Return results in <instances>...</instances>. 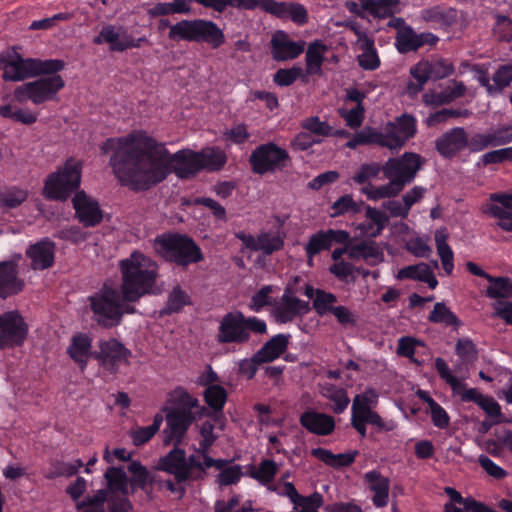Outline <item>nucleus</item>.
<instances>
[{"instance_id": "9", "label": "nucleus", "mask_w": 512, "mask_h": 512, "mask_svg": "<svg viewBox=\"0 0 512 512\" xmlns=\"http://www.w3.org/2000/svg\"><path fill=\"white\" fill-rule=\"evenodd\" d=\"M81 176V161L68 158L62 167L47 176L43 188L44 197L54 201L67 200L79 188Z\"/></svg>"}, {"instance_id": "56", "label": "nucleus", "mask_w": 512, "mask_h": 512, "mask_svg": "<svg viewBox=\"0 0 512 512\" xmlns=\"http://www.w3.org/2000/svg\"><path fill=\"white\" fill-rule=\"evenodd\" d=\"M298 78H301L303 82H307V76L301 67L280 68L274 73L273 82L280 87H288Z\"/></svg>"}, {"instance_id": "55", "label": "nucleus", "mask_w": 512, "mask_h": 512, "mask_svg": "<svg viewBox=\"0 0 512 512\" xmlns=\"http://www.w3.org/2000/svg\"><path fill=\"white\" fill-rule=\"evenodd\" d=\"M490 286L486 290V295L491 299H506L512 295V281L508 277H494L488 279Z\"/></svg>"}, {"instance_id": "48", "label": "nucleus", "mask_w": 512, "mask_h": 512, "mask_svg": "<svg viewBox=\"0 0 512 512\" xmlns=\"http://www.w3.org/2000/svg\"><path fill=\"white\" fill-rule=\"evenodd\" d=\"M82 467H84V463L81 459H76L72 462L55 460L51 462L45 477L49 480L56 479L58 477H72L76 475Z\"/></svg>"}, {"instance_id": "11", "label": "nucleus", "mask_w": 512, "mask_h": 512, "mask_svg": "<svg viewBox=\"0 0 512 512\" xmlns=\"http://www.w3.org/2000/svg\"><path fill=\"white\" fill-rule=\"evenodd\" d=\"M251 171L256 175L273 174L285 170L291 162L288 151L269 141L256 146L249 155Z\"/></svg>"}, {"instance_id": "34", "label": "nucleus", "mask_w": 512, "mask_h": 512, "mask_svg": "<svg viewBox=\"0 0 512 512\" xmlns=\"http://www.w3.org/2000/svg\"><path fill=\"white\" fill-rule=\"evenodd\" d=\"M290 338V334L274 335L256 352V359L264 363L278 359L288 349Z\"/></svg>"}, {"instance_id": "36", "label": "nucleus", "mask_w": 512, "mask_h": 512, "mask_svg": "<svg viewBox=\"0 0 512 512\" xmlns=\"http://www.w3.org/2000/svg\"><path fill=\"white\" fill-rule=\"evenodd\" d=\"M369 488L373 491V504L376 507H385L388 504L390 481L377 470L368 471L364 476Z\"/></svg>"}, {"instance_id": "50", "label": "nucleus", "mask_w": 512, "mask_h": 512, "mask_svg": "<svg viewBox=\"0 0 512 512\" xmlns=\"http://www.w3.org/2000/svg\"><path fill=\"white\" fill-rule=\"evenodd\" d=\"M0 116L24 125H32L38 119V113L24 108H14L11 104L0 106Z\"/></svg>"}, {"instance_id": "22", "label": "nucleus", "mask_w": 512, "mask_h": 512, "mask_svg": "<svg viewBox=\"0 0 512 512\" xmlns=\"http://www.w3.org/2000/svg\"><path fill=\"white\" fill-rule=\"evenodd\" d=\"M144 41H146L145 37L135 39L126 32L121 36L116 31L115 27L110 24L103 26L99 34L93 39V43L97 45L108 43L110 50L115 52H123L130 48H139Z\"/></svg>"}, {"instance_id": "13", "label": "nucleus", "mask_w": 512, "mask_h": 512, "mask_svg": "<svg viewBox=\"0 0 512 512\" xmlns=\"http://www.w3.org/2000/svg\"><path fill=\"white\" fill-rule=\"evenodd\" d=\"M131 357V350L115 338L101 341L99 351L93 355L100 367L110 375L117 374L121 365H129Z\"/></svg>"}, {"instance_id": "38", "label": "nucleus", "mask_w": 512, "mask_h": 512, "mask_svg": "<svg viewBox=\"0 0 512 512\" xmlns=\"http://www.w3.org/2000/svg\"><path fill=\"white\" fill-rule=\"evenodd\" d=\"M358 454L359 452L357 450L339 454H334L330 450L321 447L313 448L311 450V455L313 457L334 469H340L352 465Z\"/></svg>"}, {"instance_id": "27", "label": "nucleus", "mask_w": 512, "mask_h": 512, "mask_svg": "<svg viewBox=\"0 0 512 512\" xmlns=\"http://www.w3.org/2000/svg\"><path fill=\"white\" fill-rule=\"evenodd\" d=\"M444 492L450 498V501L444 505V512H494L493 509L473 497H463L453 487H445Z\"/></svg>"}, {"instance_id": "6", "label": "nucleus", "mask_w": 512, "mask_h": 512, "mask_svg": "<svg viewBox=\"0 0 512 512\" xmlns=\"http://www.w3.org/2000/svg\"><path fill=\"white\" fill-rule=\"evenodd\" d=\"M154 249L166 262L187 268L204 260L200 246L187 234L168 232L156 236Z\"/></svg>"}, {"instance_id": "47", "label": "nucleus", "mask_w": 512, "mask_h": 512, "mask_svg": "<svg viewBox=\"0 0 512 512\" xmlns=\"http://www.w3.org/2000/svg\"><path fill=\"white\" fill-rule=\"evenodd\" d=\"M191 297L180 286L174 287L168 294L167 302L160 311L161 315L179 313L185 306L191 305Z\"/></svg>"}, {"instance_id": "35", "label": "nucleus", "mask_w": 512, "mask_h": 512, "mask_svg": "<svg viewBox=\"0 0 512 512\" xmlns=\"http://www.w3.org/2000/svg\"><path fill=\"white\" fill-rule=\"evenodd\" d=\"M452 86H447L442 91L436 92H427L423 95V101L426 105L431 106H441L445 104H450L463 97L466 93V86L462 81L452 80Z\"/></svg>"}, {"instance_id": "49", "label": "nucleus", "mask_w": 512, "mask_h": 512, "mask_svg": "<svg viewBox=\"0 0 512 512\" xmlns=\"http://www.w3.org/2000/svg\"><path fill=\"white\" fill-rule=\"evenodd\" d=\"M277 472L278 467L275 461L263 459L257 468L254 465L249 466L248 475L262 485H267L274 480Z\"/></svg>"}, {"instance_id": "41", "label": "nucleus", "mask_w": 512, "mask_h": 512, "mask_svg": "<svg viewBox=\"0 0 512 512\" xmlns=\"http://www.w3.org/2000/svg\"><path fill=\"white\" fill-rule=\"evenodd\" d=\"M200 154V164L203 170L217 172L224 168L227 163V156L219 147H208L197 151Z\"/></svg>"}, {"instance_id": "3", "label": "nucleus", "mask_w": 512, "mask_h": 512, "mask_svg": "<svg viewBox=\"0 0 512 512\" xmlns=\"http://www.w3.org/2000/svg\"><path fill=\"white\" fill-rule=\"evenodd\" d=\"M158 28H169L168 39L173 42L205 43L212 49H218L226 41L223 30L207 19H183L175 24H171L169 19H160Z\"/></svg>"}, {"instance_id": "40", "label": "nucleus", "mask_w": 512, "mask_h": 512, "mask_svg": "<svg viewBox=\"0 0 512 512\" xmlns=\"http://www.w3.org/2000/svg\"><path fill=\"white\" fill-rule=\"evenodd\" d=\"M420 17L424 22L437 23L445 26H451L455 23L457 18V11L455 8H442L440 6H433L421 10Z\"/></svg>"}, {"instance_id": "30", "label": "nucleus", "mask_w": 512, "mask_h": 512, "mask_svg": "<svg viewBox=\"0 0 512 512\" xmlns=\"http://www.w3.org/2000/svg\"><path fill=\"white\" fill-rule=\"evenodd\" d=\"M185 465V450L174 445V448L158 461L157 468L174 476L177 484L187 482V474L183 469Z\"/></svg>"}, {"instance_id": "46", "label": "nucleus", "mask_w": 512, "mask_h": 512, "mask_svg": "<svg viewBox=\"0 0 512 512\" xmlns=\"http://www.w3.org/2000/svg\"><path fill=\"white\" fill-rule=\"evenodd\" d=\"M365 210V216L370 223L362 224L361 229L370 236L377 237L386 227L389 218L383 211L369 205L366 206Z\"/></svg>"}, {"instance_id": "32", "label": "nucleus", "mask_w": 512, "mask_h": 512, "mask_svg": "<svg viewBox=\"0 0 512 512\" xmlns=\"http://www.w3.org/2000/svg\"><path fill=\"white\" fill-rule=\"evenodd\" d=\"M348 257L353 260L363 259L370 266H375L384 259L382 250L371 240L350 244L348 246Z\"/></svg>"}, {"instance_id": "17", "label": "nucleus", "mask_w": 512, "mask_h": 512, "mask_svg": "<svg viewBox=\"0 0 512 512\" xmlns=\"http://www.w3.org/2000/svg\"><path fill=\"white\" fill-rule=\"evenodd\" d=\"M243 246L251 251H261L264 256H270L278 252L284 247V235L278 232L263 231L256 237L244 231H239L235 234Z\"/></svg>"}, {"instance_id": "33", "label": "nucleus", "mask_w": 512, "mask_h": 512, "mask_svg": "<svg viewBox=\"0 0 512 512\" xmlns=\"http://www.w3.org/2000/svg\"><path fill=\"white\" fill-rule=\"evenodd\" d=\"M328 51V46L322 40H314L308 44L305 55V70L306 76L323 74L322 66L325 62V53Z\"/></svg>"}, {"instance_id": "14", "label": "nucleus", "mask_w": 512, "mask_h": 512, "mask_svg": "<svg viewBox=\"0 0 512 512\" xmlns=\"http://www.w3.org/2000/svg\"><path fill=\"white\" fill-rule=\"evenodd\" d=\"M254 3V10L259 8L281 20H291L298 26H303L309 21L308 11L301 3L276 0H254Z\"/></svg>"}, {"instance_id": "4", "label": "nucleus", "mask_w": 512, "mask_h": 512, "mask_svg": "<svg viewBox=\"0 0 512 512\" xmlns=\"http://www.w3.org/2000/svg\"><path fill=\"white\" fill-rule=\"evenodd\" d=\"M199 406L198 399L193 397L186 389L177 387L171 393L170 406H164L167 428L165 429V443L173 442L179 445L186 435L189 427L195 421L194 408Z\"/></svg>"}, {"instance_id": "7", "label": "nucleus", "mask_w": 512, "mask_h": 512, "mask_svg": "<svg viewBox=\"0 0 512 512\" xmlns=\"http://www.w3.org/2000/svg\"><path fill=\"white\" fill-rule=\"evenodd\" d=\"M251 333L263 335L267 333V324L256 316H245L241 311L226 313L218 327L216 340L220 344L243 345L250 341Z\"/></svg>"}, {"instance_id": "12", "label": "nucleus", "mask_w": 512, "mask_h": 512, "mask_svg": "<svg viewBox=\"0 0 512 512\" xmlns=\"http://www.w3.org/2000/svg\"><path fill=\"white\" fill-rule=\"evenodd\" d=\"M423 163L421 155L405 152L400 157L389 158L382 166V171L386 178L398 180L400 185L405 186L414 181Z\"/></svg>"}, {"instance_id": "61", "label": "nucleus", "mask_w": 512, "mask_h": 512, "mask_svg": "<svg viewBox=\"0 0 512 512\" xmlns=\"http://www.w3.org/2000/svg\"><path fill=\"white\" fill-rule=\"evenodd\" d=\"M301 127L312 135L319 137L318 139L332 135V127L328 122L321 121L318 116L304 119L301 123Z\"/></svg>"}, {"instance_id": "43", "label": "nucleus", "mask_w": 512, "mask_h": 512, "mask_svg": "<svg viewBox=\"0 0 512 512\" xmlns=\"http://www.w3.org/2000/svg\"><path fill=\"white\" fill-rule=\"evenodd\" d=\"M104 477L107 481L108 493L114 495V493L120 492L122 494L121 497L129 494V480L123 468L109 467L106 470Z\"/></svg>"}, {"instance_id": "25", "label": "nucleus", "mask_w": 512, "mask_h": 512, "mask_svg": "<svg viewBox=\"0 0 512 512\" xmlns=\"http://www.w3.org/2000/svg\"><path fill=\"white\" fill-rule=\"evenodd\" d=\"M299 423L308 432L318 436L331 435L335 430L334 417L314 409L304 411L299 417Z\"/></svg>"}, {"instance_id": "63", "label": "nucleus", "mask_w": 512, "mask_h": 512, "mask_svg": "<svg viewBox=\"0 0 512 512\" xmlns=\"http://www.w3.org/2000/svg\"><path fill=\"white\" fill-rule=\"evenodd\" d=\"M28 197L26 190L18 187H10L0 194V204L6 208L20 206Z\"/></svg>"}, {"instance_id": "62", "label": "nucleus", "mask_w": 512, "mask_h": 512, "mask_svg": "<svg viewBox=\"0 0 512 512\" xmlns=\"http://www.w3.org/2000/svg\"><path fill=\"white\" fill-rule=\"evenodd\" d=\"M470 114L471 113L468 109L444 108L442 110H439V111H436V112L430 114L429 117L427 118L426 122H427L428 126H434V125L444 123L450 118H459V117L467 118L470 116Z\"/></svg>"}, {"instance_id": "57", "label": "nucleus", "mask_w": 512, "mask_h": 512, "mask_svg": "<svg viewBox=\"0 0 512 512\" xmlns=\"http://www.w3.org/2000/svg\"><path fill=\"white\" fill-rule=\"evenodd\" d=\"M241 502L240 494H233L227 501L218 500L215 503V512H254L256 509L253 507L252 500H246L242 503L241 507H236Z\"/></svg>"}, {"instance_id": "29", "label": "nucleus", "mask_w": 512, "mask_h": 512, "mask_svg": "<svg viewBox=\"0 0 512 512\" xmlns=\"http://www.w3.org/2000/svg\"><path fill=\"white\" fill-rule=\"evenodd\" d=\"M24 288V281L18 277V265L14 261L0 262V297H7L20 293Z\"/></svg>"}, {"instance_id": "1", "label": "nucleus", "mask_w": 512, "mask_h": 512, "mask_svg": "<svg viewBox=\"0 0 512 512\" xmlns=\"http://www.w3.org/2000/svg\"><path fill=\"white\" fill-rule=\"evenodd\" d=\"M110 153L109 165L119 182L135 192L148 191L170 173L191 179L203 171L197 151L181 149L171 154L165 144L145 131L106 139L100 146Z\"/></svg>"}, {"instance_id": "23", "label": "nucleus", "mask_w": 512, "mask_h": 512, "mask_svg": "<svg viewBox=\"0 0 512 512\" xmlns=\"http://www.w3.org/2000/svg\"><path fill=\"white\" fill-rule=\"evenodd\" d=\"M76 217L85 227H95L103 219L97 201L91 199L84 191H79L72 199Z\"/></svg>"}, {"instance_id": "19", "label": "nucleus", "mask_w": 512, "mask_h": 512, "mask_svg": "<svg viewBox=\"0 0 512 512\" xmlns=\"http://www.w3.org/2000/svg\"><path fill=\"white\" fill-rule=\"evenodd\" d=\"M305 41H293L283 31H276L270 40L272 59L276 62H285L298 58L305 50Z\"/></svg>"}, {"instance_id": "21", "label": "nucleus", "mask_w": 512, "mask_h": 512, "mask_svg": "<svg viewBox=\"0 0 512 512\" xmlns=\"http://www.w3.org/2000/svg\"><path fill=\"white\" fill-rule=\"evenodd\" d=\"M434 367L440 378L451 387L454 394L460 396L462 402H473L479 405L480 401L483 400L484 395L476 388H466V384L451 373L443 358L437 357Z\"/></svg>"}, {"instance_id": "2", "label": "nucleus", "mask_w": 512, "mask_h": 512, "mask_svg": "<svg viewBox=\"0 0 512 512\" xmlns=\"http://www.w3.org/2000/svg\"><path fill=\"white\" fill-rule=\"evenodd\" d=\"M121 284L119 290L127 301H139L151 294L158 277V265L149 256L135 250L119 261Z\"/></svg>"}, {"instance_id": "16", "label": "nucleus", "mask_w": 512, "mask_h": 512, "mask_svg": "<svg viewBox=\"0 0 512 512\" xmlns=\"http://www.w3.org/2000/svg\"><path fill=\"white\" fill-rule=\"evenodd\" d=\"M27 333L28 326L18 311L0 315V349L22 345Z\"/></svg>"}, {"instance_id": "26", "label": "nucleus", "mask_w": 512, "mask_h": 512, "mask_svg": "<svg viewBox=\"0 0 512 512\" xmlns=\"http://www.w3.org/2000/svg\"><path fill=\"white\" fill-rule=\"evenodd\" d=\"M55 243L49 238H43L32 244L26 250V256L31 260L34 270H45L53 266L55 261Z\"/></svg>"}, {"instance_id": "52", "label": "nucleus", "mask_w": 512, "mask_h": 512, "mask_svg": "<svg viewBox=\"0 0 512 512\" xmlns=\"http://www.w3.org/2000/svg\"><path fill=\"white\" fill-rule=\"evenodd\" d=\"M205 8H211L216 12L222 13L227 7L254 10V0H192Z\"/></svg>"}, {"instance_id": "39", "label": "nucleus", "mask_w": 512, "mask_h": 512, "mask_svg": "<svg viewBox=\"0 0 512 512\" xmlns=\"http://www.w3.org/2000/svg\"><path fill=\"white\" fill-rule=\"evenodd\" d=\"M360 145H378L386 148L384 133L371 127H365L352 135L345 147L354 150Z\"/></svg>"}, {"instance_id": "51", "label": "nucleus", "mask_w": 512, "mask_h": 512, "mask_svg": "<svg viewBox=\"0 0 512 512\" xmlns=\"http://www.w3.org/2000/svg\"><path fill=\"white\" fill-rule=\"evenodd\" d=\"M164 417L161 413H156L153 417V423L147 427H139L131 431L130 436L135 446H142L152 439V437L159 431Z\"/></svg>"}, {"instance_id": "45", "label": "nucleus", "mask_w": 512, "mask_h": 512, "mask_svg": "<svg viewBox=\"0 0 512 512\" xmlns=\"http://www.w3.org/2000/svg\"><path fill=\"white\" fill-rule=\"evenodd\" d=\"M448 233L446 229H438L435 232V244L442 262L444 271L449 275L454 269V253L447 243Z\"/></svg>"}, {"instance_id": "10", "label": "nucleus", "mask_w": 512, "mask_h": 512, "mask_svg": "<svg viewBox=\"0 0 512 512\" xmlns=\"http://www.w3.org/2000/svg\"><path fill=\"white\" fill-rule=\"evenodd\" d=\"M93 319L104 328L116 327L121 323L120 290L104 284L89 297Z\"/></svg>"}, {"instance_id": "20", "label": "nucleus", "mask_w": 512, "mask_h": 512, "mask_svg": "<svg viewBox=\"0 0 512 512\" xmlns=\"http://www.w3.org/2000/svg\"><path fill=\"white\" fill-rule=\"evenodd\" d=\"M468 133L463 127H454L435 140V150L445 159H452L467 149Z\"/></svg>"}, {"instance_id": "24", "label": "nucleus", "mask_w": 512, "mask_h": 512, "mask_svg": "<svg viewBox=\"0 0 512 512\" xmlns=\"http://www.w3.org/2000/svg\"><path fill=\"white\" fill-rule=\"evenodd\" d=\"M309 311V302L284 293L281 297V302L275 306L273 315L277 323L285 324L292 322L296 317L304 315Z\"/></svg>"}, {"instance_id": "59", "label": "nucleus", "mask_w": 512, "mask_h": 512, "mask_svg": "<svg viewBox=\"0 0 512 512\" xmlns=\"http://www.w3.org/2000/svg\"><path fill=\"white\" fill-rule=\"evenodd\" d=\"M128 471L132 474L130 486L132 491L135 489L145 490L149 482V471L139 461H132L128 466Z\"/></svg>"}, {"instance_id": "64", "label": "nucleus", "mask_w": 512, "mask_h": 512, "mask_svg": "<svg viewBox=\"0 0 512 512\" xmlns=\"http://www.w3.org/2000/svg\"><path fill=\"white\" fill-rule=\"evenodd\" d=\"M456 354L465 363H471L478 357V349L475 343L467 337L459 338L455 346Z\"/></svg>"}, {"instance_id": "53", "label": "nucleus", "mask_w": 512, "mask_h": 512, "mask_svg": "<svg viewBox=\"0 0 512 512\" xmlns=\"http://www.w3.org/2000/svg\"><path fill=\"white\" fill-rule=\"evenodd\" d=\"M204 401L215 413L222 412L227 402L228 393L221 385L208 386L203 393Z\"/></svg>"}, {"instance_id": "31", "label": "nucleus", "mask_w": 512, "mask_h": 512, "mask_svg": "<svg viewBox=\"0 0 512 512\" xmlns=\"http://www.w3.org/2000/svg\"><path fill=\"white\" fill-rule=\"evenodd\" d=\"M351 410H355L366 424L374 425L381 431H391L394 427L392 423H386L377 412L371 409V400L367 393L354 397Z\"/></svg>"}, {"instance_id": "58", "label": "nucleus", "mask_w": 512, "mask_h": 512, "mask_svg": "<svg viewBox=\"0 0 512 512\" xmlns=\"http://www.w3.org/2000/svg\"><path fill=\"white\" fill-rule=\"evenodd\" d=\"M427 66L431 80H441L455 72L453 63L443 58L427 60Z\"/></svg>"}, {"instance_id": "42", "label": "nucleus", "mask_w": 512, "mask_h": 512, "mask_svg": "<svg viewBox=\"0 0 512 512\" xmlns=\"http://www.w3.org/2000/svg\"><path fill=\"white\" fill-rule=\"evenodd\" d=\"M360 2L363 10L378 19L392 17L399 4V0H360Z\"/></svg>"}, {"instance_id": "44", "label": "nucleus", "mask_w": 512, "mask_h": 512, "mask_svg": "<svg viewBox=\"0 0 512 512\" xmlns=\"http://www.w3.org/2000/svg\"><path fill=\"white\" fill-rule=\"evenodd\" d=\"M428 321L454 329H458L462 325L458 316L444 302H437L434 305L433 310L428 315Z\"/></svg>"}, {"instance_id": "54", "label": "nucleus", "mask_w": 512, "mask_h": 512, "mask_svg": "<svg viewBox=\"0 0 512 512\" xmlns=\"http://www.w3.org/2000/svg\"><path fill=\"white\" fill-rule=\"evenodd\" d=\"M418 33L412 27L396 32L395 47L400 54L416 52L418 50Z\"/></svg>"}, {"instance_id": "28", "label": "nucleus", "mask_w": 512, "mask_h": 512, "mask_svg": "<svg viewBox=\"0 0 512 512\" xmlns=\"http://www.w3.org/2000/svg\"><path fill=\"white\" fill-rule=\"evenodd\" d=\"M67 354L80 370L84 371L94 355V352H92V338L87 333L78 332L74 334L67 347Z\"/></svg>"}, {"instance_id": "8", "label": "nucleus", "mask_w": 512, "mask_h": 512, "mask_svg": "<svg viewBox=\"0 0 512 512\" xmlns=\"http://www.w3.org/2000/svg\"><path fill=\"white\" fill-rule=\"evenodd\" d=\"M59 73L42 74L33 81L17 86L13 92L14 100L19 104L31 102L36 106L58 101V94L65 87V81Z\"/></svg>"}, {"instance_id": "18", "label": "nucleus", "mask_w": 512, "mask_h": 512, "mask_svg": "<svg viewBox=\"0 0 512 512\" xmlns=\"http://www.w3.org/2000/svg\"><path fill=\"white\" fill-rule=\"evenodd\" d=\"M349 242L350 234L345 230L327 229L312 234L305 245L308 263L311 265L316 255L322 251L330 250L333 244H347Z\"/></svg>"}, {"instance_id": "37", "label": "nucleus", "mask_w": 512, "mask_h": 512, "mask_svg": "<svg viewBox=\"0 0 512 512\" xmlns=\"http://www.w3.org/2000/svg\"><path fill=\"white\" fill-rule=\"evenodd\" d=\"M397 279L421 281L427 283L430 289H435L438 285V280L436 279L432 269L424 262L401 268L397 273Z\"/></svg>"}, {"instance_id": "5", "label": "nucleus", "mask_w": 512, "mask_h": 512, "mask_svg": "<svg viewBox=\"0 0 512 512\" xmlns=\"http://www.w3.org/2000/svg\"><path fill=\"white\" fill-rule=\"evenodd\" d=\"M65 65L61 59L24 58L14 49L0 55V69L5 81L19 82L42 74L61 72Z\"/></svg>"}, {"instance_id": "15", "label": "nucleus", "mask_w": 512, "mask_h": 512, "mask_svg": "<svg viewBox=\"0 0 512 512\" xmlns=\"http://www.w3.org/2000/svg\"><path fill=\"white\" fill-rule=\"evenodd\" d=\"M417 133V120L408 113H404L395 118L393 122H388L385 127L384 138L386 148L390 150H399L406 142L413 138Z\"/></svg>"}, {"instance_id": "60", "label": "nucleus", "mask_w": 512, "mask_h": 512, "mask_svg": "<svg viewBox=\"0 0 512 512\" xmlns=\"http://www.w3.org/2000/svg\"><path fill=\"white\" fill-rule=\"evenodd\" d=\"M200 455L192 454L188 457L185 456V465L183 469L187 474V482H194L203 480L206 477V471L204 470V465L200 461Z\"/></svg>"}]
</instances>
